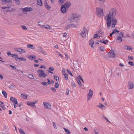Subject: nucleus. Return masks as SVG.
<instances>
[{
  "label": "nucleus",
  "mask_w": 134,
  "mask_h": 134,
  "mask_svg": "<svg viewBox=\"0 0 134 134\" xmlns=\"http://www.w3.org/2000/svg\"><path fill=\"white\" fill-rule=\"evenodd\" d=\"M64 76V77L66 80H67L68 79V75L67 74H65L63 75Z\"/></svg>",
  "instance_id": "nucleus-36"
},
{
  "label": "nucleus",
  "mask_w": 134,
  "mask_h": 134,
  "mask_svg": "<svg viewBox=\"0 0 134 134\" xmlns=\"http://www.w3.org/2000/svg\"><path fill=\"white\" fill-rule=\"evenodd\" d=\"M97 33L99 36V37H100L103 35L104 32L103 31H99L97 32Z\"/></svg>",
  "instance_id": "nucleus-15"
},
{
  "label": "nucleus",
  "mask_w": 134,
  "mask_h": 134,
  "mask_svg": "<svg viewBox=\"0 0 134 134\" xmlns=\"http://www.w3.org/2000/svg\"><path fill=\"white\" fill-rule=\"evenodd\" d=\"M100 49L102 51H104L105 50V48L103 46H100Z\"/></svg>",
  "instance_id": "nucleus-47"
},
{
  "label": "nucleus",
  "mask_w": 134,
  "mask_h": 134,
  "mask_svg": "<svg viewBox=\"0 0 134 134\" xmlns=\"http://www.w3.org/2000/svg\"><path fill=\"white\" fill-rule=\"evenodd\" d=\"M71 86L72 87H74L76 86V85L75 83L74 82H72L71 83Z\"/></svg>",
  "instance_id": "nucleus-39"
},
{
  "label": "nucleus",
  "mask_w": 134,
  "mask_h": 134,
  "mask_svg": "<svg viewBox=\"0 0 134 134\" xmlns=\"http://www.w3.org/2000/svg\"><path fill=\"white\" fill-rule=\"evenodd\" d=\"M117 13V10L116 8L110 9L108 14L105 17L106 21L107 26L109 27L111 26L112 28L115 27L117 23V20L114 17Z\"/></svg>",
  "instance_id": "nucleus-1"
},
{
  "label": "nucleus",
  "mask_w": 134,
  "mask_h": 134,
  "mask_svg": "<svg viewBox=\"0 0 134 134\" xmlns=\"http://www.w3.org/2000/svg\"><path fill=\"white\" fill-rule=\"evenodd\" d=\"M9 65L10 66H11L13 68V69H14V70H16V68L15 66H12V65Z\"/></svg>",
  "instance_id": "nucleus-55"
},
{
  "label": "nucleus",
  "mask_w": 134,
  "mask_h": 134,
  "mask_svg": "<svg viewBox=\"0 0 134 134\" xmlns=\"http://www.w3.org/2000/svg\"><path fill=\"white\" fill-rule=\"evenodd\" d=\"M51 89L53 92H55L56 91V89L54 87H51Z\"/></svg>",
  "instance_id": "nucleus-56"
},
{
  "label": "nucleus",
  "mask_w": 134,
  "mask_h": 134,
  "mask_svg": "<svg viewBox=\"0 0 134 134\" xmlns=\"http://www.w3.org/2000/svg\"><path fill=\"white\" fill-rule=\"evenodd\" d=\"M22 11L23 12H31L32 11V9L31 7H26L23 8Z\"/></svg>",
  "instance_id": "nucleus-7"
},
{
  "label": "nucleus",
  "mask_w": 134,
  "mask_h": 134,
  "mask_svg": "<svg viewBox=\"0 0 134 134\" xmlns=\"http://www.w3.org/2000/svg\"><path fill=\"white\" fill-rule=\"evenodd\" d=\"M15 49L16 51L19 52L20 54H22L25 52V51L24 49L21 48H15Z\"/></svg>",
  "instance_id": "nucleus-10"
},
{
  "label": "nucleus",
  "mask_w": 134,
  "mask_h": 134,
  "mask_svg": "<svg viewBox=\"0 0 134 134\" xmlns=\"http://www.w3.org/2000/svg\"><path fill=\"white\" fill-rule=\"evenodd\" d=\"M19 131L21 134H25L24 131L21 129H19Z\"/></svg>",
  "instance_id": "nucleus-33"
},
{
  "label": "nucleus",
  "mask_w": 134,
  "mask_h": 134,
  "mask_svg": "<svg viewBox=\"0 0 134 134\" xmlns=\"http://www.w3.org/2000/svg\"><path fill=\"white\" fill-rule=\"evenodd\" d=\"M28 58L31 60H32L36 58V57L35 55H30L28 57Z\"/></svg>",
  "instance_id": "nucleus-22"
},
{
  "label": "nucleus",
  "mask_w": 134,
  "mask_h": 134,
  "mask_svg": "<svg viewBox=\"0 0 134 134\" xmlns=\"http://www.w3.org/2000/svg\"><path fill=\"white\" fill-rule=\"evenodd\" d=\"M77 25H75L72 24H70L67 25L64 28V29L66 30L70 28H76L77 27Z\"/></svg>",
  "instance_id": "nucleus-5"
},
{
  "label": "nucleus",
  "mask_w": 134,
  "mask_h": 134,
  "mask_svg": "<svg viewBox=\"0 0 134 134\" xmlns=\"http://www.w3.org/2000/svg\"><path fill=\"white\" fill-rule=\"evenodd\" d=\"M14 9H13V8H8L6 10V12H12L13 11H14Z\"/></svg>",
  "instance_id": "nucleus-29"
},
{
  "label": "nucleus",
  "mask_w": 134,
  "mask_h": 134,
  "mask_svg": "<svg viewBox=\"0 0 134 134\" xmlns=\"http://www.w3.org/2000/svg\"><path fill=\"white\" fill-rule=\"evenodd\" d=\"M44 28L46 29H50L51 27L49 25H47L46 26H45Z\"/></svg>",
  "instance_id": "nucleus-54"
},
{
  "label": "nucleus",
  "mask_w": 134,
  "mask_h": 134,
  "mask_svg": "<svg viewBox=\"0 0 134 134\" xmlns=\"http://www.w3.org/2000/svg\"><path fill=\"white\" fill-rule=\"evenodd\" d=\"M94 133L95 134H98V132L96 130L94 129Z\"/></svg>",
  "instance_id": "nucleus-62"
},
{
  "label": "nucleus",
  "mask_w": 134,
  "mask_h": 134,
  "mask_svg": "<svg viewBox=\"0 0 134 134\" xmlns=\"http://www.w3.org/2000/svg\"><path fill=\"white\" fill-rule=\"evenodd\" d=\"M53 125L54 126V128L55 129H57V127L56 126L55 123L54 122H53Z\"/></svg>",
  "instance_id": "nucleus-60"
},
{
  "label": "nucleus",
  "mask_w": 134,
  "mask_h": 134,
  "mask_svg": "<svg viewBox=\"0 0 134 134\" xmlns=\"http://www.w3.org/2000/svg\"><path fill=\"white\" fill-rule=\"evenodd\" d=\"M64 129L67 134H70V132L68 129L65 128H64Z\"/></svg>",
  "instance_id": "nucleus-38"
},
{
  "label": "nucleus",
  "mask_w": 134,
  "mask_h": 134,
  "mask_svg": "<svg viewBox=\"0 0 134 134\" xmlns=\"http://www.w3.org/2000/svg\"><path fill=\"white\" fill-rule=\"evenodd\" d=\"M128 59L130 60H133V58L131 56H128Z\"/></svg>",
  "instance_id": "nucleus-61"
},
{
  "label": "nucleus",
  "mask_w": 134,
  "mask_h": 134,
  "mask_svg": "<svg viewBox=\"0 0 134 134\" xmlns=\"http://www.w3.org/2000/svg\"><path fill=\"white\" fill-rule=\"evenodd\" d=\"M128 63L131 66H133L134 65L133 63L132 62L129 61V62Z\"/></svg>",
  "instance_id": "nucleus-48"
},
{
  "label": "nucleus",
  "mask_w": 134,
  "mask_h": 134,
  "mask_svg": "<svg viewBox=\"0 0 134 134\" xmlns=\"http://www.w3.org/2000/svg\"><path fill=\"white\" fill-rule=\"evenodd\" d=\"M27 47L28 48H31L32 49H34V47L33 46V45L29 44H27Z\"/></svg>",
  "instance_id": "nucleus-30"
},
{
  "label": "nucleus",
  "mask_w": 134,
  "mask_h": 134,
  "mask_svg": "<svg viewBox=\"0 0 134 134\" xmlns=\"http://www.w3.org/2000/svg\"><path fill=\"white\" fill-rule=\"evenodd\" d=\"M27 95L25 94H22L21 95V97L24 99H26L27 98Z\"/></svg>",
  "instance_id": "nucleus-24"
},
{
  "label": "nucleus",
  "mask_w": 134,
  "mask_h": 134,
  "mask_svg": "<svg viewBox=\"0 0 134 134\" xmlns=\"http://www.w3.org/2000/svg\"><path fill=\"white\" fill-rule=\"evenodd\" d=\"M2 1L4 2L5 3H10L12 2V1L10 0H2Z\"/></svg>",
  "instance_id": "nucleus-35"
},
{
  "label": "nucleus",
  "mask_w": 134,
  "mask_h": 134,
  "mask_svg": "<svg viewBox=\"0 0 134 134\" xmlns=\"http://www.w3.org/2000/svg\"><path fill=\"white\" fill-rule=\"evenodd\" d=\"M71 5V3L69 2H66L63 5L66 8V9H68Z\"/></svg>",
  "instance_id": "nucleus-13"
},
{
  "label": "nucleus",
  "mask_w": 134,
  "mask_h": 134,
  "mask_svg": "<svg viewBox=\"0 0 134 134\" xmlns=\"http://www.w3.org/2000/svg\"><path fill=\"white\" fill-rule=\"evenodd\" d=\"M41 83L44 86H45L47 85V82H41Z\"/></svg>",
  "instance_id": "nucleus-57"
},
{
  "label": "nucleus",
  "mask_w": 134,
  "mask_h": 134,
  "mask_svg": "<svg viewBox=\"0 0 134 134\" xmlns=\"http://www.w3.org/2000/svg\"><path fill=\"white\" fill-rule=\"evenodd\" d=\"M62 74L63 75H64L65 74H66V73L65 72V70L64 68H63L62 69Z\"/></svg>",
  "instance_id": "nucleus-51"
},
{
  "label": "nucleus",
  "mask_w": 134,
  "mask_h": 134,
  "mask_svg": "<svg viewBox=\"0 0 134 134\" xmlns=\"http://www.w3.org/2000/svg\"><path fill=\"white\" fill-rule=\"evenodd\" d=\"M66 35L67 34L65 32L63 34V37H65Z\"/></svg>",
  "instance_id": "nucleus-64"
},
{
  "label": "nucleus",
  "mask_w": 134,
  "mask_h": 134,
  "mask_svg": "<svg viewBox=\"0 0 134 134\" xmlns=\"http://www.w3.org/2000/svg\"><path fill=\"white\" fill-rule=\"evenodd\" d=\"M118 34L119 35V36H121V37H123L124 34L122 32H118Z\"/></svg>",
  "instance_id": "nucleus-34"
},
{
  "label": "nucleus",
  "mask_w": 134,
  "mask_h": 134,
  "mask_svg": "<svg viewBox=\"0 0 134 134\" xmlns=\"http://www.w3.org/2000/svg\"><path fill=\"white\" fill-rule=\"evenodd\" d=\"M112 30V32H113L114 34L116 32H119L116 29H113Z\"/></svg>",
  "instance_id": "nucleus-40"
},
{
  "label": "nucleus",
  "mask_w": 134,
  "mask_h": 134,
  "mask_svg": "<svg viewBox=\"0 0 134 134\" xmlns=\"http://www.w3.org/2000/svg\"><path fill=\"white\" fill-rule=\"evenodd\" d=\"M108 42V41L107 40H104L102 41V43L105 44H106Z\"/></svg>",
  "instance_id": "nucleus-46"
},
{
  "label": "nucleus",
  "mask_w": 134,
  "mask_h": 134,
  "mask_svg": "<svg viewBox=\"0 0 134 134\" xmlns=\"http://www.w3.org/2000/svg\"><path fill=\"white\" fill-rule=\"evenodd\" d=\"M19 58L18 57V55H16V57H15V60L16 61H18L19 60H19Z\"/></svg>",
  "instance_id": "nucleus-45"
},
{
  "label": "nucleus",
  "mask_w": 134,
  "mask_h": 134,
  "mask_svg": "<svg viewBox=\"0 0 134 134\" xmlns=\"http://www.w3.org/2000/svg\"><path fill=\"white\" fill-rule=\"evenodd\" d=\"M65 0H59L58 3L59 4H62L65 1Z\"/></svg>",
  "instance_id": "nucleus-44"
},
{
  "label": "nucleus",
  "mask_w": 134,
  "mask_h": 134,
  "mask_svg": "<svg viewBox=\"0 0 134 134\" xmlns=\"http://www.w3.org/2000/svg\"><path fill=\"white\" fill-rule=\"evenodd\" d=\"M97 107L102 110H105L106 108L101 103H99Z\"/></svg>",
  "instance_id": "nucleus-14"
},
{
  "label": "nucleus",
  "mask_w": 134,
  "mask_h": 134,
  "mask_svg": "<svg viewBox=\"0 0 134 134\" xmlns=\"http://www.w3.org/2000/svg\"><path fill=\"white\" fill-rule=\"evenodd\" d=\"M98 37L100 38L99 36L98 35V34L96 33V34L94 35L93 37V38H96Z\"/></svg>",
  "instance_id": "nucleus-43"
},
{
  "label": "nucleus",
  "mask_w": 134,
  "mask_h": 134,
  "mask_svg": "<svg viewBox=\"0 0 134 134\" xmlns=\"http://www.w3.org/2000/svg\"><path fill=\"white\" fill-rule=\"evenodd\" d=\"M96 13L99 17H103L104 15L103 10L101 8H97Z\"/></svg>",
  "instance_id": "nucleus-3"
},
{
  "label": "nucleus",
  "mask_w": 134,
  "mask_h": 134,
  "mask_svg": "<svg viewBox=\"0 0 134 134\" xmlns=\"http://www.w3.org/2000/svg\"><path fill=\"white\" fill-rule=\"evenodd\" d=\"M129 89H131L133 87V85L132 82H129Z\"/></svg>",
  "instance_id": "nucleus-20"
},
{
  "label": "nucleus",
  "mask_w": 134,
  "mask_h": 134,
  "mask_svg": "<svg viewBox=\"0 0 134 134\" xmlns=\"http://www.w3.org/2000/svg\"><path fill=\"white\" fill-rule=\"evenodd\" d=\"M2 94L4 96L5 98H6L7 97V94L6 92L4 91H2Z\"/></svg>",
  "instance_id": "nucleus-26"
},
{
  "label": "nucleus",
  "mask_w": 134,
  "mask_h": 134,
  "mask_svg": "<svg viewBox=\"0 0 134 134\" xmlns=\"http://www.w3.org/2000/svg\"><path fill=\"white\" fill-rule=\"evenodd\" d=\"M79 77L80 79L83 82L84 81L82 77L80 75H79Z\"/></svg>",
  "instance_id": "nucleus-58"
},
{
  "label": "nucleus",
  "mask_w": 134,
  "mask_h": 134,
  "mask_svg": "<svg viewBox=\"0 0 134 134\" xmlns=\"http://www.w3.org/2000/svg\"><path fill=\"white\" fill-rule=\"evenodd\" d=\"M40 68H41V69L44 68V69H46V66L44 65H41V66H40Z\"/></svg>",
  "instance_id": "nucleus-53"
},
{
  "label": "nucleus",
  "mask_w": 134,
  "mask_h": 134,
  "mask_svg": "<svg viewBox=\"0 0 134 134\" xmlns=\"http://www.w3.org/2000/svg\"><path fill=\"white\" fill-rule=\"evenodd\" d=\"M39 51L40 52L43 54L44 55H47L46 53L44 50L42 49H40Z\"/></svg>",
  "instance_id": "nucleus-32"
},
{
  "label": "nucleus",
  "mask_w": 134,
  "mask_h": 134,
  "mask_svg": "<svg viewBox=\"0 0 134 134\" xmlns=\"http://www.w3.org/2000/svg\"><path fill=\"white\" fill-rule=\"evenodd\" d=\"M68 9H66V8L63 5H62L61 8V11L63 13H66V12L67 10Z\"/></svg>",
  "instance_id": "nucleus-12"
},
{
  "label": "nucleus",
  "mask_w": 134,
  "mask_h": 134,
  "mask_svg": "<svg viewBox=\"0 0 134 134\" xmlns=\"http://www.w3.org/2000/svg\"><path fill=\"white\" fill-rule=\"evenodd\" d=\"M10 99L11 101L14 103L16 101H17L16 99L13 97H10Z\"/></svg>",
  "instance_id": "nucleus-23"
},
{
  "label": "nucleus",
  "mask_w": 134,
  "mask_h": 134,
  "mask_svg": "<svg viewBox=\"0 0 134 134\" xmlns=\"http://www.w3.org/2000/svg\"><path fill=\"white\" fill-rule=\"evenodd\" d=\"M77 81L80 87H81L82 85L80 80L78 78H77Z\"/></svg>",
  "instance_id": "nucleus-28"
},
{
  "label": "nucleus",
  "mask_w": 134,
  "mask_h": 134,
  "mask_svg": "<svg viewBox=\"0 0 134 134\" xmlns=\"http://www.w3.org/2000/svg\"><path fill=\"white\" fill-rule=\"evenodd\" d=\"M21 27H22L23 29L24 30H27V28H26V26L24 25H22L21 26Z\"/></svg>",
  "instance_id": "nucleus-50"
},
{
  "label": "nucleus",
  "mask_w": 134,
  "mask_h": 134,
  "mask_svg": "<svg viewBox=\"0 0 134 134\" xmlns=\"http://www.w3.org/2000/svg\"><path fill=\"white\" fill-rule=\"evenodd\" d=\"M124 48L127 51H131L132 50V48L131 47L129 46H125Z\"/></svg>",
  "instance_id": "nucleus-16"
},
{
  "label": "nucleus",
  "mask_w": 134,
  "mask_h": 134,
  "mask_svg": "<svg viewBox=\"0 0 134 134\" xmlns=\"http://www.w3.org/2000/svg\"><path fill=\"white\" fill-rule=\"evenodd\" d=\"M93 93V91L91 89H90L89 90V93L87 95L88 100H90L92 98Z\"/></svg>",
  "instance_id": "nucleus-8"
},
{
  "label": "nucleus",
  "mask_w": 134,
  "mask_h": 134,
  "mask_svg": "<svg viewBox=\"0 0 134 134\" xmlns=\"http://www.w3.org/2000/svg\"><path fill=\"white\" fill-rule=\"evenodd\" d=\"M54 78L56 81H58L59 80V78L58 77L55 75H54Z\"/></svg>",
  "instance_id": "nucleus-42"
},
{
  "label": "nucleus",
  "mask_w": 134,
  "mask_h": 134,
  "mask_svg": "<svg viewBox=\"0 0 134 134\" xmlns=\"http://www.w3.org/2000/svg\"><path fill=\"white\" fill-rule=\"evenodd\" d=\"M18 105V101H16V102H15L14 103V108H16L17 107Z\"/></svg>",
  "instance_id": "nucleus-41"
},
{
  "label": "nucleus",
  "mask_w": 134,
  "mask_h": 134,
  "mask_svg": "<svg viewBox=\"0 0 134 134\" xmlns=\"http://www.w3.org/2000/svg\"><path fill=\"white\" fill-rule=\"evenodd\" d=\"M43 104L46 108L47 109H51V105L49 103L44 102Z\"/></svg>",
  "instance_id": "nucleus-11"
},
{
  "label": "nucleus",
  "mask_w": 134,
  "mask_h": 134,
  "mask_svg": "<svg viewBox=\"0 0 134 134\" xmlns=\"http://www.w3.org/2000/svg\"><path fill=\"white\" fill-rule=\"evenodd\" d=\"M0 106L2 107L3 109L4 110H5L6 108L4 104L2 102L0 101Z\"/></svg>",
  "instance_id": "nucleus-18"
},
{
  "label": "nucleus",
  "mask_w": 134,
  "mask_h": 134,
  "mask_svg": "<svg viewBox=\"0 0 134 134\" xmlns=\"http://www.w3.org/2000/svg\"><path fill=\"white\" fill-rule=\"evenodd\" d=\"M94 42L92 39H91L90 41L89 45L92 48H93L94 47L93 46V44H94Z\"/></svg>",
  "instance_id": "nucleus-17"
},
{
  "label": "nucleus",
  "mask_w": 134,
  "mask_h": 134,
  "mask_svg": "<svg viewBox=\"0 0 134 134\" xmlns=\"http://www.w3.org/2000/svg\"><path fill=\"white\" fill-rule=\"evenodd\" d=\"M49 69L50 70L52 71H53L54 70V68L52 67H50L49 68Z\"/></svg>",
  "instance_id": "nucleus-59"
},
{
  "label": "nucleus",
  "mask_w": 134,
  "mask_h": 134,
  "mask_svg": "<svg viewBox=\"0 0 134 134\" xmlns=\"http://www.w3.org/2000/svg\"><path fill=\"white\" fill-rule=\"evenodd\" d=\"M28 77L30 79H34V77L32 74H29L28 75Z\"/></svg>",
  "instance_id": "nucleus-37"
},
{
  "label": "nucleus",
  "mask_w": 134,
  "mask_h": 134,
  "mask_svg": "<svg viewBox=\"0 0 134 134\" xmlns=\"http://www.w3.org/2000/svg\"><path fill=\"white\" fill-rule=\"evenodd\" d=\"M44 5L46 8L47 10H49L51 8L50 6L48 5L47 3V1H46L44 3Z\"/></svg>",
  "instance_id": "nucleus-19"
},
{
  "label": "nucleus",
  "mask_w": 134,
  "mask_h": 134,
  "mask_svg": "<svg viewBox=\"0 0 134 134\" xmlns=\"http://www.w3.org/2000/svg\"><path fill=\"white\" fill-rule=\"evenodd\" d=\"M55 87L56 88H58L59 87V85L58 83L56 82L55 83Z\"/></svg>",
  "instance_id": "nucleus-49"
},
{
  "label": "nucleus",
  "mask_w": 134,
  "mask_h": 134,
  "mask_svg": "<svg viewBox=\"0 0 134 134\" xmlns=\"http://www.w3.org/2000/svg\"><path fill=\"white\" fill-rule=\"evenodd\" d=\"M87 29L85 28H83V30L82 31L81 33H80V34L81 36L83 38H85L86 37L87 34Z\"/></svg>",
  "instance_id": "nucleus-6"
},
{
  "label": "nucleus",
  "mask_w": 134,
  "mask_h": 134,
  "mask_svg": "<svg viewBox=\"0 0 134 134\" xmlns=\"http://www.w3.org/2000/svg\"><path fill=\"white\" fill-rule=\"evenodd\" d=\"M16 55L15 54H11V57L13 58L14 57H16Z\"/></svg>",
  "instance_id": "nucleus-63"
},
{
  "label": "nucleus",
  "mask_w": 134,
  "mask_h": 134,
  "mask_svg": "<svg viewBox=\"0 0 134 134\" xmlns=\"http://www.w3.org/2000/svg\"><path fill=\"white\" fill-rule=\"evenodd\" d=\"M37 72L38 74V76L40 77H44L47 76V75L45 73L43 70H37Z\"/></svg>",
  "instance_id": "nucleus-4"
},
{
  "label": "nucleus",
  "mask_w": 134,
  "mask_h": 134,
  "mask_svg": "<svg viewBox=\"0 0 134 134\" xmlns=\"http://www.w3.org/2000/svg\"><path fill=\"white\" fill-rule=\"evenodd\" d=\"M37 4L40 6H41L42 4V3L41 0H37Z\"/></svg>",
  "instance_id": "nucleus-27"
},
{
  "label": "nucleus",
  "mask_w": 134,
  "mask_h": 134,
  "mask_svg": "<svg viewBox=\"0 0 134 134\" xmlns=\"http://www.w3.org/2000/svg\"><path fill=\"white\" fill-rule=\"evenodd\" d=\"M22 61H24L25 62L26 61V59L23 57L19 58V60L18 61L20 62Z\"/></svg>",
  "instance_id": "nucleus-31"
},
{
  "label": "nucleus",
  "mask_w": 134,
  "mask_h": 134,
  "mask_svg": "<svg viewBox=\"0 0 134 134\" xmlns=\"http://www.w3.org/2000/svg\"><path fill=\"white\" fill-rule=\"evenodd\" d=\"M9 87L12 89H13L14 86L13 85H10L9 86Z\"/></svg>",
  "instance_id": "nucleus-52"
},
{
  "label": "nucleus",
  "mask_w": 134,
  "mask_h": 134,
  "mask_svg": "<svg viewBox=\"0 0 134 134\" xmlns=\"http://www.w3.org/2000/svg\"><path fill=\"white\" fill-rule=\"evenodd\" d=\"M108 54L109 56L110 57L115 58L116 55L114 54V51L112 50H111L109 52Z\"/></svg>",
  "instance_id": "nucleus-9"
},
{
  "label": "nucleus",
  "mask_w": 134,
  "mask_h": 134,
  "mask_svg": "<svg viewBox=\"0 0 134 134\" xmlns=\"http://www.w3.org/2000/svg\"><path fill=\"white\" fill-rule=\"evenodd\" d=\"M80 17L81 15H77L75 13H72L69 17L68 19L70 21H72L73 20L77 21L80 19Z\"/></svg>",
  "instance_id": "nucleus-2"
},
{
  "label": "nucleus",
  "mask_w": 134,
  "mask_h": 134,
  "mask_svg": "<svg viewBox=\"0 0 134 134\" xmlns=\"http://www.w3.org/2000/svg\"><path fill=\"white\" fill-rule=\"evenodd\" d=\"M26 103L29 106H32L34 105V103L33 102H27Z\"/></svg>",
  "instance_id": "nucleus-25"
},
{
  "label": "nucleus",
  "mask_w": 134,
  "mask_h": 134,
  "mask_svg": "<svg viewBox=\"0 0 134 134\" xmlns=\"http://www.w3.org/2000/svg\"><path fill=\"white\" fill-rule=\"evenodd\" d=\"M122 37L121 36L118 37L116 39V41L118 43L121 42L122 41Z\"/></svg>",
  "instance_id": "nucleus-21"
}]
</instances>
